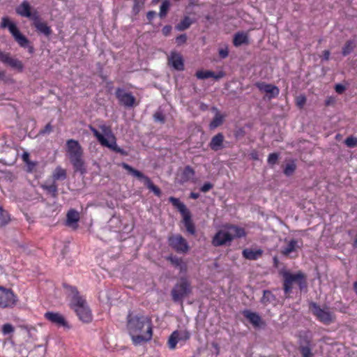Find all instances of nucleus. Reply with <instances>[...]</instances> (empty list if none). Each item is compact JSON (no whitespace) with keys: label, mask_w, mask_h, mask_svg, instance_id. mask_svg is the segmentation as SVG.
Segmentation results:
<instances>
[{"label":"nucleus","mask_w":357,"mask_h":357,"mask_svg":"<svg viewBox=\"0 0 357 357\" xmlns=\"http://www.w3.org/2000/svg\"><path fill=\"white\" fill-rule=\"evenodd\" d=\"M231 241V238L228 236V234L225 229L219 231L213 238V245L214 246H220L226 245L227 243Z\"/></svg>","instance_id":"19"},{"label":"nucleus","mask_w":357,"mask_h":357,"mask_svg":"<svg viewBox=\"0 0 357 357\" xmlns=\"http://www.w3.org/2000/svg\"><path fill=\"white\" fill-rule=\"evenodd\" d=\"M176 207L181 214L186 213L188 211H189L185 205L182 202H179V204Z\"/></svg>","instance_id":"58"},{"label":"nucleus","mask_w":357,"mask_h":357,"mask_svg":"<svg viewBox=\"0 0 357 357\" xmlns=\"http://www.w3.org/2000/svg\"><path fill=\"white\" fill-rule=\"evenodd\" d=\"M3 63L8 65L13 68L17 69L19 71H22L24 68V66L21 61H20L17 59L13 58L10 56L9 53L6 54V57L4 58V60Z\"/></svg>","instance_id":"24"},{"label":"nucleus","mask_w":357,"mask_h":357,"mask_svg":"<svg viewBox=\"0 0 357 357\" xmlns=\"http://www.w3.org/2000/svg\"><path fill=\"white\" fill-rule=\"evenodd\" d=\"M196 77L200 79H208L209 77H213L215 79H218L222 77V74L220 73L219 75H216L213 71L200 70L196 73Z\"/></svg>","instance_id":"28"},{"label":"nucleus","mask_w":357,"mask_h":357,"mask_svg":"<svg viewBox=\"0 0 357 357\" xmlns=\"http://www.w3.org/2000/svg\"><path fill=\"white\" fill-rule=\"evenodd\" d=\"M66 218V225L68 226L72 227L74 229L77 227V222L79 220V214L77 211L74 209H70L68 211Z\"/></svg>","instance_id":"23"},{"label":"nucleus","mask_w":357,"mask_h":357,"mask_svg":"<svg viewBox=\"0 0 357 357\" xmlns=\"http://www.w3.org/2000/svg\"><path fill=\"white\" fill-rule=\"evenodd\" d=\"M17 296L11 289L0 286V307L12 308L17 305Z\"/></svg>","instance_id":"9"},{"label":"nucleus","mask_w":357,"mask_h":357,"mask_svg":"<svg viewBox=\"0 0 357 357\" xmlns=\"http://www.w3.org/2000/svg\"><path fill=\"white\" fill-rule=\"evenodd\" d=\"M153 119L155 120V121L156 122H160L161 123H164L165 120V116L163 115V114L160 112V111H158L156 112L154 114H153Z\"/></svg>","instance_id":"53"},{"label":"nucleus","mask_w":357,"mask_h":357,"mask_svg":"<svg viewBox=\"0 0 357 357\" xmlns=\"http://www.w3.org/2000/svg\"><path fill=\"white\" fill-rule=\"evenodd\" d=\"M52 131V127L50 123H47L45 128L40 130L39 134L45 135L47 133H50Z\"/></svg>","instance_id":"56"},{"label":"nucleus","mask_w":357,"mask_h":357,"mask_svg":"<svg viewBox=\"0 0 357 357\" xmlns=\"http://www.w3.org/2000/svg\"><path fill=\"white\" fill-rule=\"evenodd\" d=\"M127 328L135 344L151 339V319L144 314L130 312L127 316Z\"/></svg>","instance_id":"1"},{"label":"nucleus","mask_w":357,"mask_h":357,"mask_svg":"<svg viewBox=\"0 0 357 357\" xmlns=\"http://www.w3.org/2000/svg\"><path fill=\"white\" fill-rule=\"evenodd\" d=\"M116 96L119 102L126 107H131L135 105V98L131 93H127L121 89H117Z\"/></svg>","instance_id":"12"},{"label":"nucleus","mask_w":357,"mask_h":357,"mask_svg":"<svg viewBox=\"0 0 357 357\" xmlns=\"http://www.w3.org/2000/svg\"><path fill=\"white\" fill-rule=\"evenodd\" d=\"M122 167H123V169L127 170L129 174H132L133 176L136 177L139 180L143 181L144 184L146 183V179H149V178L145 176L142 172L134 169L127 163H122Z\"/></svg>","instance_id":"25"},{"label":"nucleus","mask_w":357,"mask_h":357,"mask_svg":"<svg viewBox=\"0 0 357 357\" xmlns=\"http://www.w3.org/2000/svg\"><path fill=\"white\" fill-rule=\"evenodd\" d=\"M0 27L8 28L15 40L20 47L24 48L28 47L30 53L33 52V47L29 45L30 43L28 38L20 31L16 24L10 22L7 17L2 18Z\"/></svg>","instance_id":"4"},{"label":"nucleus","mask_w":357,"mask_h":357,"mask_svg":"<svg viewBox=\"0 0 357 357\" xmlns=\"http://www.w3.org/2000/svg\"><path fill=\"white\" fill-rule=\"evenodd\" d=\"M67 152L68 158L72 163L75 172L84 174L86 172L85 162L83 159V149L78 141L75 139H68L66 142Z\"/></svg>","instance_id":"3"},{"label":"nucleus","mask_w":357,"mask_h":357,"mask_svg":"<svg viewBox=\"0 0 357 357\" xmlns=\"http://www.w3.org/2000/svg\"><path fill=\"white\" fill-rule=\"evenodd\" d=\"M90 130L93 133L94 136L97 138L98 142L101 144L102 141L105 139V137L101 134L98 130H96L95 128L90 126Z\"/></svg>","instance_id":"51"},{"label":"nucleus","mask_w":357,"mask_h":357,"mask_svg":"<svg viewBox=\"0 0 357 357\" xmlns=\"http://www.w3.org/2000/svg\"><path fill=\"white\" fill-rule=\"evenodd\" d=\"M228 54L229 52L227 47L219 50V55L222 59L227 57Z\"/></svg>","instance_id":"62"},{"label":"nucleus","mask_w":357,"mask_h":357,"mask_svg":"<svg viewBox=\"0 0 357 357\" xmlns=\"http://www.w3.org/2000/svg\"><path fill=\"white\" fill-rule=\"evenodd\" d=\"M10 215L3 208L0 207V227L6 225L10 222Z\"/></svg>","instance_id":"38"},{"label":"nucleus","mask_w":357,"mask_h":357,"mask_svg":"<svg viewBox=\"0 0 357 357\" xmlns=\"http://www.w3.org/2000/svg\"><path fill=\"white\" fill-rule=\"evenodd\" d=\"M192 291L191 284L185 278H181L171 291L174 302L183 303L184 298L188 296Z\"/></svg>","instance_id":"5"},{"label":"nucleus","mask_w":357,"mask_h":357,"mask_svg":"<svg viewBox=\"0 0 357 357\" xmlns=\"http://www.w3.org/2000/svg\"><path fill=\"white\" fill-rule=\"evenodd\" d=\"M296 168V165L294 162H289L286 165V167L284 169V174L286 176H289L294 172Z\"/></svg>","instance_id":"45"},{"label":"nucleus","mask_w":357,"mask_h":357,"mask_svg":"<svg viewBox=\"0 0 357 357\" xmlns=\"http://www.w3.org/2000/svg\"><path fill=\"white\" fill-rule=\"evenodd\" d=\"M33 24L38 32L44 34L46 36L51 35L52 30L50 27L47 26V23L40 21L38 15L34 16Z\"/></svg>","instance_id":"21"},{"label":"nucleus","mask_w":357,"mask_h":357,"mask_svg":"<svg viewBox=\"0 0 357 357\" xmlns=\"http://www.w3.org/2000/svg\"><path fill=\"white\" fill-rule=\"evenodd\" d=\"M344 144L347 145V147L349 148L356 147L357 138L353 136H349L344 140Z\"/></svg>","instance_id":"47"},{"label":"nucleus","mask_w":357,"mask_h":357,"mask_svg":"<svg viewBox=\"0 0 357 357\" xmlns=\"http://www.w3.org/2000/svg\"><path fill=\"white\" fill-rule=\"evenodd\" d=\"M256 86L262 92H265L268 99L276 97L279 94V89L265 82H257Z\"/></svg>","instance_id":"13"},{"label":"nucleus","mask_w":357,"mask_h":357,"mask_svg":"<svg viewBox=\"0 0 357 357\" xmlns=\"http://www.w3.org/2000/svg\"><path fill=\"white\" fill-rule=\"evenodd\" d=\"M306 102V98L303 96H300L296 98V105L300 107H303Z\"/></svg>","instance_id":"54"},{"label":"nucleus","mask_w":357,"mask_h":357,"mask_svg":"<svg viewBox=\"0 0 357 357\" xmlns=\"http://www.w3.org/2000/svg\"><path fill=\"white\" fill-rule=\"evenodd\" d=\"M224 135L219 132L213 136L209 143L210 148L215 151H219L223 148Z\"/></svg>","instance_id":"22"},{"label":"nucleus","mask_w":357,"mask_h":357,"mask_svg":"<svg viewBox=\"0 0 357 357\" xmlns=\"http://www.w3.org/2000/svg\"><path fill=\"white\" fill-rule=\"evenodd\" d=\"M176 207L181 214L186 213L188 211H189L185 205L182 202H179V204Z\"/></svg>","instance_id":"57"},{"label":"nucleus","mask_w":357,"mask_h":357,"mask_svg":"<svg viewBox=\"0 0 357 357\" xmlns=\"http://www.w3.org/2000/svg\"><path fill=\"white\" fill-rule=\"evenodd\" d=\"M183 216V222L184 225L187 224L188 222H192L191 218H190V213L189 211H188L186 213L182 214Z\"/></svg>","instance_id":"63"},{"label":"nucleus","mask_w":357,"mask_h":357,"mask_svg":"<svg viewBox=\"0 0 357 357\" xmlns=\"http://www.w3.org/2000/svg\"><path fill=\"white\" fill-rule=\"evenodd\" d=\"M22 160L26 164L27 171L29 172H31L35 170L36 167L37 165V162L31 161L29 160V153L27 152H24L22 154Z\"/></svg>","instance_id":"35"},{"label":"nucleus","mask_w":357,"mask_h":357,"mask_svg":"<svg viewBox=\"0 0 357 357\" xmlns=\"http://www.w3.org/2000/svg\"><path fill=\"white\" fill-rule=\"evenodd\" d=\"M276 300L275 296L268 290H264L263 292V297L261 302L263 303H271Z\"/></svg>","instance_id":"41"},{"label":"nucleus","mask_w":357,"mask_h":357,"mask_svg":"<svg viewBox=\"0 0 357 357\" xmlns=\"http://www.w3.org/2000/svg\"><path fill=\"white\" fill-rule=\"evenodd\" d=\"M171 31L172 26L169 25L165 26L162 29V32L165 36H168L170 33Z\"/></svg>","instance_id":"64"},{"label":"nucleus","mask_w":357,"mask_h":357,"mask_svg":"<svg viewBox=\"0 0 357 357\" xmlns=\"http://www.w3.org/2000/svg\"><path fill=\"white\" fill-rule=\"evenodd\" d=\"M244 317L255 326H259L261 319L259 315L255 312L245 310L243 312Z\"/></svg>","instance_id":"26"},{"label":"nucleus","mask_w":357,"mask_h":357,"mask_svg":"<svg viewBox=\"0 0 357 357\" xmlns=\"http://www.w3.org/2000/svg\"><path fill=\"white\" fill-rule=\"evenodd\" d=\"M284 284L283 289L286 294H289L292 289L293 283H297L301 290L307 287L306 276L304 273L298 271L296 274L289 272L283 273Z\"/></svg>","instance_id":"6"},{"label":"nucleus","mask_w":357,"mask_h":357,"mask_svg":"<svg viewBox=\"0 0 357 357\" xmlns=\"http://www.w3.org/2000/svg\"><path fill=\"white\" fill-rule=\"evenodd\" d=\"M190 337V333L186 330H176L174 331L169 336L167 342L168 347L170 349H174L178 342H185Z\"/></svg>","instance_id":"11"},{"label":"nucleus","mask_w":357,"mask_h":357,"mask_svg":"<svg viewBox=\"0 0 357 357\" xmlns=\"http://www.w3.org/2000/svg\"><path fill=\"white\" fill-rule=\"evenodd\" d=\"M299 351L301 352L302 357H312L313 354L312 352V348L310 347L309 343L307 345H301L299 347Z\"/></svg>","instance_id":"42"},{"label":"nucleus","mask_w":357,"mask_h":357,"mask_svg":"<svg viewBox=\"0 0 357 357\" xmlns=\"http://www.w3.org/2000/svg\"><path fill=\"white\" fill-rule=\"evenodd\" d=\"M171 2L170 0H164L160 7L159 16L160 18L166 17L168 10L170 8Z\"/></svg>","instance_id":"37"},{"label":"nucleus","mask_w":357,"mask_h":357,"mask_svg":"<svg viewBox=\"0 0 357 357\" xmlns=\"http://www.w3.org/2000/svg\"><path fill=\"white\" fill-rule=\"evenodd\" d=\"M134 5L132 7V12L135 15L138 14L140 10L142 8L146 0H133Z\"/></svg>","instance_id":"46"},{"label":"nucleus","mask_w":357,"mask_h":357,"mask_svg":"<svg viewBox=\"0 0 357 357\" xmlns=\"http://www.w3.org/2000/svg\"><path fill=\"white\" fill-rule=\"evenodd\" d=\"M193 23V20L189 17H185L178 24L175 26V29L179 31L188 29Z\"/></svg>","instance_id":"32"},{"label":"nucleus","mask_w":357,"mask_h":357,"mask_svg":"<svg viewBox=\"0 0 357 357\" xmlns=\"http://www.w3.org/2000/svg\"><path fill=\"white\" fill-rule=\"evenodd\" d=\"M10 153L11 157L8 160H0V172L1 173V178L12 182L17 178V176L13 172L6 170L5 167L6 166H12L16 162L17 151L16 149H10Z\"/></svg>","instance_id":"8"},{"label":"nucleus","mask_w":357,"mask_h":357,"mask_svg":"<svg viewBox=\"0 0 357 357\" xmlns=\"http://www.w3.org/2000/svg\"><path fill=\"white\" fill-rule=\"evenodd\" d=\"M64 288L66 289L70 299V307L75 310L79 319L84 323L91 322L92 314L85 299L80 296L75 287L64 284Z\"/></svg>","instance_id":"2"},{"label":"nucleus","mask_w":357,"mask_h":357,"mask_svg":"<svg viewBox=\"0 0 357 357\" xmlns=\"http://www.w3.org/2000/svg\"><path fill=\"white\" fill-rule=\"evenodd\" d=\"M279 154L277 153H272L269 154L268 158V162L269 165H273L278 162Z\"/></svg>","instance_id":"52"},{"label":"nucleus","mask_w":357,"mask_h":357,"mask_svg":"<svg viewBox=\"0 0 357 357\" xmlns=\"http://www.w3.org/2000/svg\"><path fill=\"white\" fill-rule=\"evenodd\" d=\"M185 227L187 231L190 234H195V226H194V224L192 223V222H188L187 224L185 225Z\"/></svg>","instance_id":"59"},{"label":"nucleus","mask_w":357,"mask_h":357,"mask_svg":"<svg viewBox=\"0 0 357 357\" xmlns=\"http://www.w3.org/2000/svg\"><path fill=\"white\" fill-rule=\"evenodd\" d=\"M297 247H298V241L296 240L292 239L288 243L286 247L282 248L281 253L283 255L287 256L291 252L295 251Z\"/></svg>","instance_id":"31"},{"label":"nucleus","mask_w":357,"mask_h":357,"mask_svg":"<svg viewBox=\"0 0 357 357\" xmlns=\"http://www.w3.org/2000/svg\"><path fill=\"white\" fill-rule=\"evenodd\" d=\"M195 172L190 166H186L181 174V182L185 183L193 178Z\"/></svg>","instance_id":"29"},{"label":"nucleus","mask_w":357,"mask_h":357,"mask_svg":"<svg viewBox=\"0 0 357 357\" xmlns=\"http://www.w3.org/2000/svg\"><path fill=\"white\" fill-rule=\"evenodd\" d=\"M100 144L123 155H128V153L125 150L118 146L116 142V137H114V135H112L108 138L105 137L104 141H102V142Z\"/></svg>","instance_id":"16"},{"label":"nucleus","mask_w":357,"mask_h":357,"mask_svg":"<svg viewBox=\"0 0 357 357\" xmlns=\"http://www.w3.org/2000/svg\"><path fill=\"white\" fill-rule=\"evenodd\" d=\"M42 187L43 189L47 190L48 193L51 194L54 198H56L57 197L58 189L57 185L55 184L54 182L51 185H43Z\"/></svg>","instance_id":"43"},{"label":"nucleus","mask_w":357,"mask_h":357,"mask_svg":"<svg viewBox=\"0 0 357 357\" xmlns=\"http://www.w3.org/2000/svg\"><path fill=\"white\" fill-rule=\"evenodd\" d=\"M15 328L10 324H6L2 326L1 332L3 335H9L14 332Z\"/></svg>","instance_id":"49"},{"label":"nucleus","mask_w":357,"mask_h":357,"mask_svg":"<svg viewBox=\"0 0 357 357\" xmlns=\"http://www.w3.org/2000/svg\"><path fill=\"white\" fill-rule=\"evenodd\" d=\"M167 259L176 267L181 266L183 264L181 259L175 256H169L167 257Z\"/></svg>","instance_id":"48"},{"label":"nucleus","mask_w":357,"mask_h":357,"mask_svg":"<svg viewBox=\"0 0 357 357\" xmlns=\"http://www.w3.org/2000/svg\"><path fill=\"white\" fill-rule=\"evenodd\" d=\"M187 40V36L186 34H181L176 37V42L178 45H182L185 43Z\"/></svg>","instance_id":"55"},{"label":"nucleus","mask_w":357,"mask_h":357,"mask_svg":"<svg viewBox=\"0 0 357 357\" xmlns=\"http://www.w3.org/2000/svg\"><path fill=\"white\" fill-rule=\"evenodd\" d=\"M233 43L236 47L248 43V38L247 34L243 32L236 33L234 37Z\"/></svg>","instance_id":"30"},{"label":"nucleus","mask_w":357,"mask_h":357,"mask_svg":"<svg viewBox=\"0 0 357 357\" xmlns=\"http://www.w3.org/2000/svg\"><path fill=\"white\" fill-rule=\"evenodd\" d=\"M168 242L169 246L177 252L185 253L189 250L186 240L181 235L177 234L169 236Z\"/></svg>","instance_id":"10"},{"label":"nucleus","mask_w":357,"mask_h":357,"mask_svg":"<svg viewBox=\"0 0 357 357\" xmlns=\"http://www.w3.org/2000/svg\"><path fill=\"white\" fill-rule=\"evenodd\" d=\"M45 317L59 326L68 327L65 318L58 312H47L45 314Z\"/></svg>","instance_id":"17"},{"label":"nucleus","mask_w":357,"mask_h":357,"mask_svg":"<svg viewBox=\"0 0 357 357\" xmlns=\"http://www.w3.org/2000/svg\"><path fill=\"white\" fill-rule=\"evenodd\" d=\"M31 7L30 3L28 1H24L20 6H18L16 8L15 11L19 15H20L22 17H29V18L31 19L32 20H33L34 16L38 15L36 11L31 13Z\"/></svg>","instance_id":"14"},{"label":"nucleus","mask_w":357,"mask_h":357,"mask_svg":"<svg viewBox=\"0 0 357 357\" xmlns=\"http://www.w3.org/2000/svg\"><path fill=\"white\" fill-rule=\"evenodd\" d=\"M224 116L217 112L212 121L209 124L211 130L215 129L223 123Z\"/></svg>","instance_id":"33"},{"label":"nucleus","mask_w":357,"mask_h":357,"mask_svg":"<svg viewBox=\"0 0 357 357\" xmlns=\"http://www.w3.org/2000/svg\"><path fill=\"white\" fill-rule=\"evenodd\" d=\"M310 310L317 319L321 323L329 325L335 320L334 314L329 310L328 307L321 308L317 303H310Z\"/></svg>","instance_id":"7"},{"label":"nucleus","mask_w":357,"mask_h":357,"mask_svg":"<svg viewBox=\"0 0 357 357\" xmlns=\"http://www.w3.org/2000/svg\"><path fill=\"white\" fill-rule=\"evenodd\" d=\"M213 185L211 183H205L200 188L203 192H206L212 189Z\"/></svg>","instance_id":"60"},{"label":"nucleus","mask_w":357,"mask_h":357,"mask_svg":"<svg viewBox=\"0 0 357 357\" xmlns=\"http://www.w3.org/2000/svg\"><path fill=\"white\" fill-rule=\"evenodd\" d=\"M20 328L26 333L29 339L27 341L31 343L39 340L43 335L42 331L35 326H21Z\"/></svg>","instance_id":"15"},{"label":"nucleus","mask_w":357,"mask_h":357,"mask_svg":"<svg viewBox=\"0 0 357 357\" xmlns=\"http://www.w3.org/2000/svg\"><path fill=\"white\" fill-rule=\"evenodd\" d=\"M225 229L227 231L228 236L231 238V241L235 238H241L245 236V230L236 225H231L226 226Z\"/></svg>","instance_id":"20"},{"label":"nucleus","mask_w":357,"mask_h":357,"mask_svg":"<svg viewBox=\"0 0 357 357\" xmlns=\"http://www.w3.org/2000/svg\"><path fill=\"white\" fill-rule=\"evenodd\" d=\"M356 46L357 43L354 40H347L342 47V53L343 56H347L349 54Z\"/></svg>","instance_id":"34"},{"label":"nucleus","mask_w":357,"mask_h":357,"mask_svg":"<svg viewBox=\"0 0 357 357\" xmlns=\"http://www.w3.org/2000/svg\"><path fill=\"white\" fill-rule=\"evenodd\" d=\"M27 344H21L17 348L18 352L22 355L23 356H29V349L31 347V343L26 340Z\"/></svg>","instance_id":"40"},{"label":"nucleus","mask_w":357,"mask_h":357,"mask_svg":"<svg viewBox=\"0 0 357 357\" xmlns=\"http://www.w3.org/2000/svg\"><path fill=\"white\" fill-rule=\"evenodd\" d=\"M100 130H102V133H103L102 135H103L106 138H108V137H111V136L114 135L112 134V130H111V128H110L109 126H106V125L103 124V125L100 126Z\"/></svg>","instance_id":"50"},{"label":"nucleus","mask_w":357,"mask_h":357,"mask_svg":"<svg viewBox=\"0 0 357 357\" xmlns=\"http://www.w3.org/2000/svg\"><path fill=\"white\" fill-rule=\"evenodd\" d=\"M145 185L150 190L153 191V193L156 196H158V197L161 196V195H162L161 190H160V188L158 187H157L156 185H155L153 183V182L151 181V180L150 178L146 179V183H145Z\"/></svg>","instance_id":"44"},{"label":"nucleus","mask_w":357,"mask_h":357,"mask_svg":"<svg viewBox=\"0 0 357 357\" xmlns=\"http://www.w3.org/2000/svg\"><path fill=\"white\" fill-rule=\"evenodd\" d=\"M168 63L176 70H183L184 63L182 56L176 52H172L168 59Z\"/></svg>","instance_id":"18"},{"label":"nucleus","mask_w":357,"mask_h":357,"mask_svg":"<svg viewBox=\"0 0 357 357\" xmlns=\"http://www.w3.org/2000/svg\"><path fill=\"white\" fill-rule=\"evenodd\" d=\"M335 90L337 93L342 94L346 90V87L341 84H337L335 86Z\"/></svg>","instance_id":"61"},{"label":"nucleus","mask_w":357,"mask_h":357,"mask_svg":"<svg viewBox=\"0 0 357 357\" xmlns=\"http://www.w3.org/2000/svg\"><path fill=\"white\" fill-rule=\"evenodd\" d=\"M53 178L56 180H65L66 178V171L60 167H57L53 174Z\"/></svg>","instance_id":"39"},{"label":"nucleus","mask_w":357,"mask_h":357,"mask_svg":"<svg viewBox=\"0 0 357 357\" xmlns=\"http://www.w3.org/2000/svg\"><path fill=\"white\" fill-rule=\"evenodd\" d=\"M45 354V349L43 345L39 344L30 351L29 357H44Z\"/></svg>","instance_id":"36"},{"label":"nucleus","mask_w":357,"mask_h":357,"mask_svg":"<svg viewBox=\"0 0 357 357\" xmlns=\"http://www.w3.org/2000/svg\"><path fill=\"white\" fill-rule=\"evenodd\" d=\"M262 253L263 251L261 249L254 250L247 248L243 251V256L249 260H256L262 255Z\"/></svg>","instance_id":"27"}]
</instances>
